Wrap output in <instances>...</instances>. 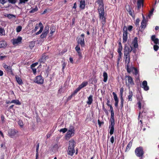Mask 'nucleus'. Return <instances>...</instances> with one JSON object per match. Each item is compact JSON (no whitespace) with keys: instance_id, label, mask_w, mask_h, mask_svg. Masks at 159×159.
Masks as SVG:
<instances>
[{"instance_id":"473e14b6","label":"nucleus","mask_w":159,"mask_h":159,"mask_svg":"<svg viewBox=\"0 0 159 159\" xmlns=\"http://www.w3.org/2000/svg\"><path fill=\"white\" fill-rule=\"evenodd\" d=\"M3 66L5 69V70L8 71H9V70L11 69V66H8L7 65L4 63L3 64Z\"/></svg>"},{"instance_id":"aec40b11","label":"nucleus","mask_w":159,"mask_h":159,"mask_svg":"<svg viewBox=\"0 0 159 159\" xmlns=\"http://www.w3.org/2000/svg\"><path fill=\"white\" fill-rule=\"evenodd\" d=\"M75 134V131H70L68 130L66 135V139H67V138L70 139L72 136H73Z\"/></svg>"},{"instance_id":"3c124183","label":"nucleus","mask_w":159,"mask_h":159,"mask_svg":"<svg viewBox=\"0 0 159 159\" xmlns=\"http://www.w3.org/2000/svg\"><path fill=\"white\" fill-rule=\"evenodd\" d=\"M5 34V31L4 29L1 28V35H4Z\"/></svg>"},{"instance_id":"bb28decb","label":"nucleus","mask_w":159,"mask_h":159,"mask_svg":"<svg viewBox=\"0 0 159 159\" xmlns=\"http://www.w3.org/2000/svg\"><path fill=\"white\" fill-rule=\"evenodd\" d=\"M7 46V43L6 41L3 40L1 41V48H5Z\"/></svg>"},{"instance_id":"423d86ee","label":"nucleus","mask_w":159,"mask_h":159,"mask_svg":"<svg viewBox=\"0 0 159 159\" xmlns=\"http://www.w3.org/2000/svg\"><path fill=\"white\" fill-rule=\"evenodd\" d=\"M39 27H40V30L38 32H37L35 34L37 35L41 34L43 29V26L41 22H39V24H36L35 28L32 30V32L34 33L35 32Z\"/></svg>"},{"instance_id":"a18cd8bd","label":"nucleus","mask_w":159,"mask_h":159,"mask_svg":"<svg viewBox=\"0 0 159 159\" xmlns=\"http://www.w3.org/2000/svg\"><path fill=\"white\" fill-rule=\"evenodd\" d=\"M68 130H70L72 131H75V129L74 127L72 126V125H70L69 127V129Z\"/></svg>"},{"instance_id":"4468645a","label":"nucleus","mask_w":159,"mask_h":159,"mask_svg":"<svg viewBox=\"0 0 159 159\" xmlns=\"http://www.w3.org/2000/svg\"><path fill=\"white\" fill-rule=\"evenodd\" d=\"M143 19L141 23V30L143 31L146 27L147 20L143 14H142Z\"/></svg>"},{"instance_id":"69168bd1","label":"nucleus","mask_w":159,"mask_h":159,"mask_svg":"<svg viewBox=\"0 0 159 159\" xmlns=\"http://www.w3.org/2000/svg\"><path fill=\"white\" fill-rule=\"evenodd\" d=\"M124 100L120 99V107L121 108H122L123 107V103H124Z\"/></svg>"},{"instance_id":"4be33fe9","label":"nucleus","mask_w":159,"mask_h":159,"mask_svg":"<svg viewBox=\"0 0 159 159\" xmlns=\"http://www.w3.org/2000/svg\"><path fill=\"white\" fill-rule=\"evenodd\" d=\"M133 139H132L131 141H130L127 145L126 148L125 149V152H127L132 147L133 143Z\"/></svg>"},{"instance_id":"a19ab883","label":"nucleus","mask_w":159,"mask_h":159,"mask_svg":"<svg viewBox=\"0 0 159 159\" xmlns=\"http://www.w3.org/2000/svg\"><path fill=\"white\" fill-rule=\"evenodd\" d=\"M81 89L79 86L72 93L75 96Z\"/></svg>"},{"instance_id":"0e129e2a","label":"nucleus","mask_w":159,"mask_h":159,"mask_svg":"<svg viewBox=\"0 0 159 159\" xmlns=\"http://www.w3.org/2000/svg\"><path fill=\"white\" fill-rule=\"evenodd\" d=\"M154 10V8H152L151 9V10L150 11L149 13L148 14V16L150 17L151 16H152L153 14V12Z\"/></svg>"},{"instance_id":"f3484780","label":"nucleus","mask_w":159,"mask_h":159,"mask_svg":"<svg viewBox=\"0 0 159 159\" xmlns=\"http://www.w3.org/2000/svg\"><path fill=\"white\" fill-rule=\"evenodd\" d=\"M17 132V131L11 129L8 130V134L11 138H13L15 136L16 133Z\"/></svg>"},{"instance_id":"a878e982","label":"nucleus","mask_w":159,"mask_h":159,"mask_svg":"<svg viewBox=\"0 0 159 159\" xmlns=\"http://www.w3.org/2000/svg\"><path fill=\"white\" fill-rule=\"evenodd\" d=\"M85 5V0H81L80 2V8L82 9L84 8Z\"/></svg>"},{"instance_id":"ddd939ff","label":"nucleus","mask_w":159,"mask_h":159,"mask_svg":"<svg viewBox=\"0 0 159 159\" xmlns=\"http://www.w3.org/2000/svg\"><path fill=\"white\" fill-rule=\"evenodd\" d=\"M132 43L133 44L134 47V48L132 50L133 52L135 53L136 52V48H137L138 47V38L137 37H135L134 38L133 41L132 42Z\"/></svg>"},{"instance_id":"393cba45","label":"nucleus","mask_w":159,"mask_h":159,"mask_svg":"<svg viewBox=\"0 0 159 159\" xmlns=\"http://www.w3.org/2000/svg\"><path fill=\"white\" fill-rule=\"evenodd\" d=\"M15 78L17 83L21 85L23 84L22 80L20 77L16 75L15 76Z\"/></svg>"},{"instance_id":"338daca9","label":"nucleus","mask_w":159,"mask_h":159,"mask_svg":"<svg viewBox=\"0 0 159 159\" xmlns=\"http://www.w3.org/2000/svg\"><path fill=\"white\" fill-rule=\"evenodd\" d=\"M74 95L72 94L71 93V94L70 95V96H69L67 99V101H69L70 100H71V99L72 98V97L73 96H74Z\"/></svg>"},{"instance_id":"de8ad7c7","label":"nucleus","mask_w":159,"mask_h":159,"mask_svg":"<svg viewBox=\"0 0 159 159\" xmlns=\"http://www.w3.org/2000/svg\"><path fill=\"white\" fill-rule=\"evenodd\" d=\"M67 130H68V129L67 128H62V129H60L59 130V131L60 132H62L63 133H64L65 132H66L67 131Z\"/></svg>"},{"instance_id":"dca6fc26","label":"nucleus","mask_w":159,"mask_h":159,"mask_svg":"<svg viewBox=\"0 0 159 159\" xmlns=\"http://www.w3.org/2000/svg\"><path fill=\"white\" fill-rule=\"evenodd\" d=\"M97 3L99 5V7L98 8V11L100 10L101 9L104 10V4L103 0H97L95 3Z\"/></svg>"},{"instance_id":"774afa93","label":"nucleus","mask_w":159,"mask_h":159,"mask_svg":"<svg viewBox=\"0 0 159 159\" xmlns=\"http://www.w3.org/2000/svg\"><path fill=\"white\" fill-rule=\"evenodd\" d=\"M59 148V147H58V145L57 143L55 144L53 146V148L56 149H58Z\"/></svg>"},{"instance_id":"5701e85b","label":"nucleus","mask_w":159,"mask_h":159,"mask_svg":"<svg viewBox=\"0 0 159 159\" xmlns=\"http://www.w3.org/2000/svg\"><path fill=\"white\" fill-rule=\"evenodd\" d=\"M93 96L90 95L88 98V100L87 101V103L89 105H90L92 104L93 102Z\"/></svg>"},{"instance_id":"7c9ffc66","label":"nucleus","mask_w":159,"mask_h":159,"mask_svg":"<svg viewBox=\"0 0 159 159\" xmlns=\"http://www.w3.org/2000/svg\"><path fill=\"white\" fill-rule=\"evenodd\" d=\"M88 84V82L87 81H84L83 82L82 84L80 85L79 86L81 89L86 86Z\"/></svg>"},{"instance_id":"39448f33","label":"nucleus","mask_w":159,"mask_h":159,"mask_svg":"<svg viewBox=\"0 0 159 159\" xmlns=\"http://www.w3.org/2000/svg\"><path fill=\"white\" fill-rule=\"evenodd\" d=\"M148 111L147 110L143 108V110L142 111V112H141L140 111L139 112L138 117V120H139L140 119L141 115L142 119L144 120L145 119H146L148 120H149V117L148 116Z\"/></svg>"},{"instance_id":"c85d7f7f","label":"nucleus","mask_w":159,"mask_h":159,"mask_svg":"<svg viewBox=\"0 0 159 159\" xmlns=\"http://www.w3.org/2000/svg\"><path fill=\"white\" fill-rule=\"evenodd\" d=\"M133 96V93L132 91L129 90V95H128V99L129 101H132V97Z\"/></svg>"},{"instance_id":"0eeeda50","label":"nucleus","mask_w":159,"mask_h":159,"mask_svg":"<svg viewBox=\"0 0 159 159\" xmlns=\"http://www.w3.org/2000/svg\"><path fill=\"white\" fill-rule=\"evenodd\" d=\"M125 78L126 79V80H127L128 82V84L126 82V84L127 85L129 88H130V86L134 85V81L132 77L129 75H125Z\"/></svg>"},{"instance_id":"58836bf2","label":"nucleus","mask_w":159,"mask_h":159,"mask_svg":"<svg viewBox=\"0 0 159 159\" xmlns=\"http://www.w3.org/2000/svg\"><path fill=\"white\" fill-rule=\"evenodd\" d=\"M81 89L79 86L72 93L75 96Z\"/></svg>"},{"instance_id":"c756f323","label":"nucleus","mask_w":159,"mask_h":159,"mask_svg":"<svg viewBox=\"0 0 159 159\" xmlns=\"http://www.w3.org/2000/svg\"><path fill=\"white\" fill-rule=\"evenodd\" d=\"M103 81L105 82H106L107 81L108 78V75L107 73L104 72L103 73Z\"/></svg>"},{"instance_id":"f257e3e1","label":"nucleus","mask_w":159,"mask_h":159,"mask_svg":"<svg viewBox=\"0 0 159 159\" xmlns=\"http://www.w3.org/2000/svg\"><path fill=\"white\" fill-rule=\"evenodd\" d=\"M69 142L68 149L67 151L68 154L71 156H73L75 151V142L73 139L70 140Z\"/></svg>"},{"instance_id":"6ab92c4d","label":"nucleus","mask_w":159,"mask_h":159,"mask_svg":"<svg viewBox=\"0 0 159 159\" xmlns=\"http://www.w3.org/2000/svg\"><path fill=\"white\" fill-rule=\"evenodd\" d=\"M125 63L129 64L130 62V55L129 54H124Z\"/></svg>"},{"instance_id":"412c9836","label":"nucleus","mask_w":159,"mask_h":159,"mask_svg":"<svg viewBox=\"0 0 159 159\" xmlns=\"http://www.w3.org/2000/svg\"><path fill=\"white\" fill-rule=\"evenodd\" d=\"M142 87L145 91H148L149 89V88L147 85V82L146 80H144L142 83Z\"/></svg>"},{"instance_id":"ea45409f","label":"nucleus","mask_w":159,"mask_h":159,"mask_svg":"<svg viewBox=\"0 0 159 159\" xmlns=\"http://www.w3.org/2000/svg\"><path fill=\"white\" fill-rule=\"evenodd\" d=\"M81 89L79 86L72 93L75 96Z\"/></svg>"},{"instance_id":"f704fd0d","label":"nucleus","mask_w":159,"mask_h":159,"mask_svg":"<svg viewBox=\"0 0 159 159\" xmlns=\"http://www.w3.org/2000/svg\"><path fill=\"white\" fill-rule=\"evenodd\" d=\"M48 33H47V32L43 31L42 33L40 35V38L41 39H43L45 38H46V36H47V35Z\"/></svg>"},{"instance_id":"4d7b16f0","label":"nucleus","mask_w":159,"mask_h":159,"mask_svg":"<svg viewBox=\"0 0 159 159\" xmlns=\"http://www.w3.org/2000/svg\"><path fill=\"white\" fill-rule=\"evenodd\" d=\"M50 70V67L49 66H48L45 70L46 74H47V76H48L49 74V72Z\"/></svg>"},{"instance_id":"680f3d73","label":"nucleus","mask_w":159,"mask_h":159,"mask_svg":"<svg viewBox=\"0 0 159 159\" xmlns=\"http://www.w3.org/2000/svg\"><path fill=\"white\" fill-rule=\"evenodd\" d=\"M39 143H38V144L36 146V153L37 154V155H38V153H39Z\"/></svg>"},{"instance_id":"2f4dec72","label":"nucleus","mask_w":159,"mask_h":159,"mask_svg":"<svg viewBox=\"0 0 159 159\" xmlns=\"http://www.w3.org/2000/svg\"><path fill=\"white\" fill-rule=\"evenodd\" d=\"M5 17H7L9 19H11L13 18H16V16L15 15L11 14H7L5 15Z\"/></svg>"},{"instance_id":"6e6d98bb","label":"nucleus","mask_w":159,"mask_h":159,"mask_svg":"<svg viewBox=\"0 0 159 159\" xmlns=\"http://www.w3.org/2000/svg\"><path fill=\"white\" fill-rule=\"evenodd\" d=\"M75 50L76 52L80 51V48L79 44L77 45L75 47Z\"/></svg>"},{"instance_id":"c03bdc74","label":"nucleus","mask_w":159,"mask_h":159,"mask_svg":"<svg viewBox=\"0 0 159 159\" xmlns=\"http://www.w3.org/2000/svg\"><path fill=\"white\" fill-rule=\"evenodd\" d=\"M22 27L21 26H18L16 28V30L17 32L18 33L20 32L22 30Z\"/></svg>"},{"instance_id":"603ef678","label":"nucleus","mask_w":159,"mask_h":159,"mask_svg":"<svg viewBox=\"0 0 159 159\" xmlns=\"http://www.w3.org/2000/svg\"><path fill=\"white\" fill-rule=\"evenodd\" d=\"M62 71H63V70H64V69L66 65V63L65 61H62Z\"/></svg>"},{"instance_id":"8fccbe9b","label":"nucleus","mask_w":159,"mask_h":159,"mask_svg":"<svg viewBox=\"0 0 159 159\" xmlns=\"http://www.w3.org/2000/svg\"><path fill=\"white\" fill-rule=\"evenodd\" d=\"M49 27L48 25H47L46 26L44 29V30H43V31L47 32V33H49Z\"/></svg>"},{"instance_id":"cd10ccee","label":"nucleus","mask_w":159,"mask_h":159,"mask_svg":"<svg viewBox=\"0 0 159 159\" xmlns=\"http://www.w3.org/2000/svg\"><path fill=\"white\" fill-rule=\"evenodd\" d=\"M143 1H142V0H138L137 4L138 9L141 8L142 5L143 7Z\"/></svg>"},{"instance_id":"c9c22d12","label":"nucleus","mask_w":159,"mask_h":159,"mask_svg":"<svg viewBox=\"0 0 159 159\" xmlns=\"http://www.w3.org/2000/svg\"><path fill=\"white\" fill-rule=\"evenodd\" d=\"M38 10V7L37 6H35L34 8H32V9L30 11V13H34Z\"/></svg>"},{"instance_id":"a211bd4d","label":"nucleus","mask_w":159,"mask_h":159,"mask_svg":"<svg viewBox=\"0 0 159 159\" xmlns=\"http://www.w3.org/2000/svg\"><path fill=\"white\" fill-rule=\"evenodd\" d=\"M112 94L114 98L115 101V105L116 107H118L119 100L117 96L116 93L114 92L112 93Z\"/></svg>"},{"instance_id":"e2e57ef3","label":"nucleus","mask_w":159,"mask_h":159,"mask_svg":"<svg viewBox=\"0 0 159 159\" xmlns=\"http://www.w3.org/2000/svg\"><path fill=\"white\" fill-rule=\"evenodd\" d=\"M8 1L11 4H14L16 2V0H8Z\"/></svg>"},{"instance_id":"1a4fd4ad","label":"nucleus","mask_w":159,"mask_h":159,"mask_svg":"<svg viewBox=\"0 0 159 159\" xmlns=\"http://www.w3.org/2000/svg\"><path fill=\"white\" fill-rule=\"evenodd\" d=\"M84 34H82L79 38L77 40V42L79 44H80L82 47H84L85 45L84 43Z\"/></svg>"},{"instance_id":"864d4df0","label":"nucleus","mask_w":159,"mask_h":159,"mask_svg":"<svg viewBox=\"0 0 159 159\" xmlns=\"http://www.w3.org/2000/svg\"><path fill=\"white\" fill-rule=\"evenodd\" d=\"M118 52L119 53L118 60V61H119L120 60V59L121 58L122 56L123 55V54L121 52Z\"/></svg>"},{"instance_id":"49530a36","label":"nucleus","mask_w":159,"mask_h":159,"mask_svg":"<svg viewBox=\"0 0 159 159\" xmlns=\"http://www.w3.org/2000/svg\"><path fill=\"white\" fill-rule=\"evenodd\" d=\"M78 56L79 57V59H81L82 58V52H81L80 51H78V52H77Z\"/></svg>"},{"instance_id":"9d476101","label":"nucleus","mask_w":159,"mask_h":159,"mask_svg":"<svg viewBox=\"0 0 159 159\" xmlns=\"http://www.w3.org/2000/svg\"><path fill=\"white\" fill-rule=\"evenodd\" d=\"M34 82L38 84H42L44 82V79L41 75H38L35 77Z\"/></svg>"},{"instance_id":"2eb2a0df","label":"nucleus","mask_w":159,"mask_h":159,"mask_svg":"<svg viewBox=\"0 0 159 159\" xmlns=\"http://www.w3.org/2000/svg\"><path fill=\"white\" fill-rule=\"evenodd\" d=\"M22 38L20 36H18L17 39H13L11 40L12 43L15 45L18 43H20L22 40Z\"/></svg>"},{"instance_id":"09e8293b","label":"nucleus","mask_w":159,"mask_h":159,"mask_svg":"<svg viewBox=\"0 0 159 159\" xmlns=\"http://www.w3.org/2000/svg\"><path fill=\"white\" fill-rule=\"evenodd\" d=\"M29 0H19V4H24L26 3Z\"/></svg>"},{"instance_id":"37998d69","label":"nucleus","mask_w":159,"mask_h":159,"mask_svg":"<svg viewBox=\"0 0 159 159\" xmlns=\"http://www.w3.org/2000/svg\"><path fill=\"white\" fill-rule=\"evenodd\" d=\"M18 124L20 127H22L23 126L24 124L22 120H19L18 122Z\"/></svg>"},{"instance_id":"5fc2aeb1","label":"nucleus","mask_w":159,"mask_h":159,"mask_svg":"<svg viewBox=\"0 0 159 159\" xmlns=\"http://www.w3.org/2000/svg\"><path fill=\"white\" fill-rule=\"evenodd\" d=\"M132 69H133L134 70V74L135 75H137L138 73V71L137 69L134 67H132Z\"/></svg>"},{"instance_id":"f03ea898","label":"nucleus","mask_w":159,"mask_h":159,"mask_svg":"<svg viewBox=\"0 0 159 159\" xmlns=\"http://www.w3.org/2000/svg\"><path fill=\"white\" fill-rule=\"evenodd\" d=\"M111 118L110 119V124L109 126V129H110L109 133L111 135L113 134L114 131V125H115L114 120V112H111Z\"/></svg>"},{"instance_id":"20e7f679","label":"nucleus","mask_w":159,"mask_h":159,"mask_svg":"<svg viewBox=\"0 0 159 159\" xmlns=\"http://www.w3.org/2000/svg\"><path fill=\"white\" fill-rule=\"evenodd\" d=\"M135 153L137 157H140V159H142L144 154L143 148L140 146L137 148L135 150Z\"/></svg>"},{"instance_id":"bf43d9fd","label":"nucleus","mask_w":159,"mask_h":159,"mask_svg":"<svg viewBox=\"0 0 159 159\" xmlns=\"http://www.w3.org/2000/svg\"><path fill=\"white\" fill-rule=\"evenodd\" d=\"M102 109L104 111V112L105 113L107 114V115L108 114V111L107 109H106L104 107V105H103L102 107Z\"/></svg>"},{"instance_id":"e433bc0d","label":"nucleus","mask_w":159,"mask_h":159,"mask_svg":"<svg viewBox=\"0 0 159 159\" xmlns=\"http://www.w3.org/2000/svg\"><path fill=\"white\" fill-rule=\"evenodd\" d=\"M126 70L127 72L130 73L132 71L131 68H129V64H127L126 65Z\"/></svg>"},{"instance_id":"9b49d317","label":"nucleus","mask_w":159,"mask_h":159,"mask_svg":"<svg viewBox=\"0 0 159 159\" xmlns=\"http://www.w3.org/2000/svg\"><path fill=\"white\" fill-rule=\"evenodd\" d=\"M133 50V48L130 46L129 47L128 46L127 44H125V45L124 50V54H129Z\"/></svg>"},{"instance_id":"7ed1b4c3","label":"nucleus","mask_w":159,"mask_h":159,"mask_svg":"<svg viewBox=\"0 0 159 159\" xmlns=\"http://www.w3.org/2000/svg\"><path fill=\"white\" fill-rule=\"evenodd\" d=\"M99 12V18L102 24V27H103L106 23V18L105 16L104 10L100 9L98 11Z\"/></svg>"},{"instance_id":"b1692460","label":"nucleus","mask_w":159,"mask_h":159,"mask_svg":"<svg viewBox=\"0 0 159 159\" xmlns=\"http://www.w3.org/2000/svg\"><path fill=\"white\" fill-rule=\"evenodd\" d=\"M151 40L154 42V43L157 44L158 43L159 39L158 38H156L155 35H152L151 37Z\"/></svg>"},{"instance_id":"72a5a7b5","label":"nucleus","mask_w":159,"mask_h":159,"mask_svg":"<svg viewBox=\"0 0 159 159\" xmlns=\"http://www.w3.org/2000/svg\"><path fill=\"white\" fill-rule=\"evenodd\" d=\"M10 103H14L16 105H20L21 104L20 102L18 100H13L10 102Z\"/></svg>"},{"instance_id":"4c0bfd02","label":"nucleus","mask_w":159,"mask_h":159,"mask_svg":"<svg viewBox=\"0 0 159 159\" xmlns=\"http://www.w3.org/2000/svg\"><path fill=\"white\" fill-rule=\"evenodd\" d=\"M142 101H143L142 100L139 99V100L138 101V102L137 103V104L138 105V107L139 109H140L141 108L142 103Z\"/></svg>"},{"instance_id":"13d9d810","label":"nucleus","mask_w":159,"mask_h":159,"mask_svg":"<svg viewBox=\"0 0 159 159\" xmlns=\"http://www.w3.org/2000/svg\"><path fill=\"white\" fill-rule=\"evenodd\" d=\"M148 120L147 119H145L144 120H143V119H141V120H140V122H141V125H142V124H143V122H142V121H143L145 123H148Z\"/></svg>"},{"instance_id":"79ce46f5","label":"nucleus","mask_w":159,"mask_h":159,"mask_svg":"<svg viewBox=\"0 0 159 159\" xmlns=\"http://www.w3.org/2000/svg\"><path fill=\"white\" fill-rule=\"evenodd\" d=\"M35 44V43L34 42H31L30 43L29 46L30 48H32L34 47Z\"/></svg>"},{"instance_id":"6e6552de","label":"nucleus","mask_w":159,"mask_h":159,"mask_svg":"<svg viewBox=\"0 0 159 159\" xmlns=\"http://www.w3.org/2000/svg\"><path fill=\"white\" fill-rule=\"evenodd\" d=\"M123 43H125L127 41L128 38L127 30L125 26L123 28Z\"/></svg>"},{"instance_id":"f8f14e48","label":"nucleus","mask_w":159,"mask_h":159,"mask_svg":"<svg viewBox=\"0 0 159 159\" xmlns=\"http://www.w3.org/2000/svg\"><path fill=\"white\" fill-rule=\"evenodd\" d=\"M49 56L46 53H43L42 56V57L39 60V62L40 63H44L46 61V60L48 59Z\"/></svg>"},{"instance_id":"052dcab7","label":"nucleus","mask_w":159,"mask_h":159,"mask_svg":"<svg viewBox=\"0 0 159 159\" xmlns=\"http://www.w3.org/2000/svg\"><path fill=\"white\" fill-rule=\"evenodd\" d=\"M159 48V46L157 45H155L153 46V48L155 51H157L158 49Z\"/></svg>"}]
</instances>
